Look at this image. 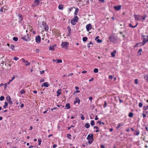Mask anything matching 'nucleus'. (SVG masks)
Returning a JSON list of instances; mask_svg holds the SVG:
<instances>
[{
	"instance_id": "1",
	"label": "nucleus",
	"mask_w": 148,
	"mask_h": 148,
	"mask_svg": "<svg viewBox=\"0 0 148 148\" xmlns=\"http://www.w3.org/2000/svg\"><path fill=\"white\" fill-rule=\"evenodd\" d=\"M134 17L135 20L142 21L145 19L147 15L145 14L144 16H142L139 15H134Z\"/></svg>"
},
{
	"instance_id": "2",
	"label": "nucleus",
	"mask_w": 148,
	"mask_h": 148,
	"mask_svg": "<svg viewBox=\"0 0 148 148\" xmlns=\"http://www.w3.org/2000/svg\"><path fill=\"white\" fill-rule=\"evenodd\" d=\"M93 134H91V135L90 134L88 135L87 139L88 140V142L89 144H91L92 143L93 140Z\"/></svg>"
},
{
	"instance_id": "3",
	"label": "nucleus",
	"mask_w": 148,
	"mask_h": 148,
	"mask_svg": "<svg viewBox=\"0 0 148 148\" xmlns=\"http://www.w3.org/2000/svg\"><path fill=\"white\" fill-rule=\"evenodd\" d=\"M30 37V35L29 34H27L26 35H25L24 37H22L21 38L24 40L28 42L31 40Z\"/></svg>"
},
{
	"instance_id": "4",
	"label": "nucleus",
	"mask_w": 148,
	"mask_h": 148,
	"mask_svg": "<svg viewBox=\"0 0 148 148\" xmlns=\"http://www.w3.org/2000/svg\"><path fill=\"white\" fill-rule=\"evenodd\" d=\"M78 20V17L77 16H75L71 20V23L73 25H75L76 23H77Z\"/></svg>"
},
{
	"instance_id": "5",
	"label": "nucleus",
	"mask_w": 148,
	"mask_h": 148,
	"mask_svg": "<svg viewBox=\"0 0 148 148\" xmlns=\"http://www.w3.org/2000/svg\"><path fill=\"white\" fill-rule=\"evenodd\" d=\"M109 40L110 41L114 43H116L117 42L118 40L116 38L113 36H110L109 37Z\"/></svg>"
},
{
	"instance_id": "6",
	"label": "nucleus",
	"mask_w": 148,
	"mask_h": 148,
	"mask_svg": "<svg viewBox=\"0 0 148 148\" xmlns=\"http://www.w3.org/2000/svg\"><path fill=\"white\" fill-rule=\"evenodd\" d=\"M69 43L66 42H62L61 44V46L62 48H67L68 46Z\"/></svg>"
},
{
	"instance_id": "7",
	"label": "nucleus",
	"mask_w": 148,
	"mask_h": 148,
	"mask_svg": "<svg viewBox=\"0 0 148 148\" xmlns=\"http://www.w3.org/2000/svg\"><path fill=\"white\" fill-rule=\"evenodd\" d=\"M143 40L142 42V45H144L147 42H148V38L147 39L146 38V36L143 35Z\"/></svg>"
},
{
	"instance_id": "8",
	"label": "nucleus",
	"mask_w": 148,
	"mask_h": 148,
	"mask_svg": "<svg viewBox=\"0 0 148 148\" xmlns=\"http://www.w3.org/2000/svg\"><path fill=\"white\" fill-rule=\"evenodd\" d=\"M36 42L38 43L40 42L41 38L40 36L38 35L36 36L35 38Z\"/></svg>"
},
{
	"instance_id": "9",
	"label": "nucleus",
	"mask_w": 148,
	"mask_h": 148,
	"mask_svg": "<svg viewBox=\"0 0 148 148\" xmlns=\"http://www.w3.org/2000/svg\"><path fill=\"white\" fill-rule=\"evenodd\" d=\"M21 60L23 62L26 63L25 64V65L26 66H27L30 65V62H28V61L25 60L23 58H21Z\"/></svg>"
},
{
	"instance_id": "10",
	"label": "nucleus",
	"mask_w": 148,
	"mask_h": 148,
	"mask_svg": "<svg viewBox=\"0 0 148 148\" xmlns=\"http://www.w3.org/2000/svg\"><path fill=\"white\" fill-rule=\"evenodd\" d=\"M121 5H118L114 6V8L115 10L119 11L121 9Z\"/></svg>"
},
{
	"instance_id": "11",
	"label": "nucleus",
	"mask_w": 148,
	"mask_h": 148,
	"mask_svg": "<svg viewBox=\"0 0 148 148\" xmlns=\"http://www.w3.org/2000/svg\"><path fill=\"white\" fill-rule=\"evenodd\" d=\"M92 28V26L90 24H87L86 26V28L87 32H89Z\"/></svg>"
},
{
	"instance_id": "12",
	"label": "nucleus",
	"mask_w": 148,
	"mask_h": 148,
	"mask_svg": "<svg viewBox=\"0 0 148 148\" xmlns=\"http://www.w3.org/2000/svg\"><path fill=\"white\" fill-rule=\"evenodd\" d=\"M40 1L38 0H35L34 1V5L35 6H36L39 5Z\"/></svg>"
},
{
	"instance_id": "13",
	"label": "nucleus",
	"mask_w": 148,
	"mask_h": 148,
	"mask_svg": "<svg viewBox=\"0 0 148 148\" xmlns=\"http://www.w3.org/2000/svg\"><path fill=\"white\" fill-rule=\"evenodd\" d=\"M50 85V84H49L48 82H45L42 84L41 85V86L42 87L43 86H44L46 87H48Z\"/></svg>"
},
{
	"instance_id": "14",
	"label": "nucleus",
	"mask_w": 148,
	"mask_h": 148,
	"mask_svg": "<svg viewBox=\"0 0 148 148\" xmlns=\"http://www.w3.org/2000/svg\"><path fill=\"white\" fill-rule=\"evenodd\" d=\"M124 125V123H119L117 125V126L116 127V128L118 129L120 127L123 126Z\"/></svg>"
},
{
	"instance_id": "15",
	"label": "nucleus",
	"mask_w": 148,
	"mask_h": 148,
	"mask_svg": "<svg viewBox=\"0 0 148 148\" xmlns=\"http://www.w3.org/2000/svg\"><path fill=\"white\" fill-rule=\"evenodd\" d=\"M62 89H59L57 91V97L59 96L61 93Z\"/></svg>"
},
{
	"instance_id": "16",
	"label": "nucleus",
	"mask_w": 148,
	"mask_h": 148,
	"mask_svg": "<svg viewBox=\"0 0 148 148\" xmlns=\"http://www.w3.org/2000/svg\"><path fill=\"white\" fill-rule=\"evenodd\" d=\"M67 29L69 32V34H70L71 32V28L70 26H68Z\"/></svg>"
},
{
	"instance_id": "17",
	"label": "nucleus",
	"mask_w": 148,
	"mask_h": 148,
	"mask_svg": "<svg viewBox=\"0 0 148 148\" xmlns=\"http://www.w3.org/2000/svg\"><path fill=\"white\" fill-rule=\"evenodd\" d=\"M44 27V30L45 31H47L49 30V27L48 25H47V24L46 25H45L44 26H43Z\"/></svg>"
},
{
	"instance_id": "18",
	"label": "nucleus",
	"mask_w": 148,
	"mask_h": 148,
	"mask_svg": "<svg viewBox=\"0 0 148 148\" xmlns=\"http://www.w3.org/2000/svg\"><path fill=\"white\" fill-rule=\"evenodd\" d=\"M116 53V51L114 50L113 52H112L111 53V55L112 57H115V54Z\"/></svg>"
},
{
	"instance_id": "19",
	"label": "nucleus",
	"mask_w": 148,
	"mask_h": 148,
	"mask_svg": "<svg viewBox=\"0 0 148 148\" xmlns=\"http://www.w3.org/2000/svg\"><path fill=\"white\" fill-rule=\"evenodd\" d=\"M8 106V103L5 101V102L4 105L3 106V107L4 108L6 109Z\"/></svg>"
},
{
	"instance_id": "20",
	"label": "nucleus",
	"mask_w": 148,
	"mask_h": 148,
	"mask_svg": "<svg viewBox=\"0 0 148 148\" xmlns=\"http://www.w3.org/2000/svg\"><path fill=\"white\" fill-rule=\"evenodd\" d=\"M79 11V9L78 8H76L74 14L75 15H77L78 14Z\"/></svg>"
},
{
	"instance_id": "21",
	"label": "nucleus",
	"mask_w": 148,
	"mask_h": 148,
	"mask_svg": "<svg viewBox=\"0 0 148 148\" xmlns=\"http://www.w3.org/2000/svg\"><path fill=\"white\" fill-rule=\"evenodd\" d=\"M27 29L28 30L31 32H32V30H33V29H32V27L31 25L28 26V27L27 28Z\"/></svg>"
},
{
	"instance_id": "22",
	"label": "nucleus",
	"mask_w": 148,
	"mask_h": 148,
	"mask_svg": "<svg viewBox=\"0 0 148 148\" xmlns=\"http://www.w3.org/2000/svg\"><path fill=\"white\" fill-rule=\"evenodd\" d=\"M138 23H137L135 25V26H132V24L130 23L129 24V26L130 27H132V28H135L136 27Z\"/></svg>"
},
{
	"instance_id": "23",
	"label": "nucleus",
	"mask_w": 148,
	"mask_h": 148,
	"mask_svg": "<svg viewBox=\"0 0 148 148\" xmlns=\"http://www.w3.org/2000/svg\"><path fill=\"white\" fill-rule=\"evenodd\" d=\"M65 107L68 109L70 108V105L69 103H68L66 105Z\"/></svg>"
},
{
	"instance_id": "24",
	"label": "nucleus",
	"mask_w": 148,
	"mask_h": 148,
	"mask_svg": "<svg viewBox=\"0 0 148 148\" xmlns=\"http://www.w3.org/2000/svg\"><path fill=\"white\" fill-rule=\"evenodd\" d=\"M80 101L79 99H76L75 101L74 102V103L75 104L77 103H78V104H79Z\"/></svg>"
},
{
	"instance_id": "25",
	"label": "nucleus",
	"mask_w": 148,
	"mask_h": 148,
	"mask_svg": "<svg viewBox=\"0 0 148 148\" xmlns=\"http://www.w3.org/2000/svg\"><path fill=\"white\" fill-rule=\"evenodd\" d=\"M6 99L8 102L11 100V98L10 97V96H8L6 98Z\"/></svg>"
},
{
	"instance_id": "26",
	"label": "nucleus",
	"mask_w": 148,
	"mask_h": 148,
	"mask_svg": "<svg viewBox=\"0 0 148 148\" xmlns=\"http://www.w3.org/2000/svg\"><path fill=\"white\" fill-rule=\"evenodd\" d=\"M135 132H136V133L135 134V135L138 136L140 132L138 130H136Z\"/></svg>"
},
{
	"instance_id": "27",
	"label": "nucleus",
	"mask_w": 148,
	"mask_h": 148,
	"mask_svg": "<svg viewBox=\"0 0 148 148\" xmlns=\"http://www.w3.org/2000/svg\"><path fill=\"white\" fill-rule=\"evenodd\" d=\"M143 46L142 45L141 43H137L134 46L135 47H138L139 46Z\"/></svg>"
},
{
	"instance_id": "28",
	"label": "nucleus",
	"mask_w": 148,
	"mask_h": 148,
	"mask_svg": "<svg viewBox=\"0 0 148 148\" xmlns=\"http://www.w3.org/2000/svg\"><path fill=\"white\" fill-rule=\"evenodd\" d=\"M94 129L96 128V129L97 130L95 131L96 132H97L99 131V129L98 127L95 126L94 127Z\"/></svg>"
},
{
	"instance_id": "29",
	"label": "nucleus",
	"mask_w": 148,
	"mask_h": 148,
	"mask_svg": "<svg viewBox=\"0 0 148 148\" xmlns=\"http://www.w3.org/2000/svg\"><path fill=\"white\" fill-rule=\"evenodd\" d=\"M63 5L62 4L59 5L58 7L59 9L60 10H62L63 8Z\"/></svg>"
},
{
	"instance_id": "30",
	"label": "nucleus",
	"mask_w": 148,
	"mask_h": 148,
	"mask_svg": "<svg viewBox=\"0 0 148 148\" xmlns=\"http://www.w3.org/2000/svg\"><path fill=\"white\" fill-rule=\"evenodd\" d=\"M90 127V124L89 123H86L85 124V127L86 128H89Z\"/></svg>"
},
{
	"instance_id": "31",
	"label": "nucleus",
	"mask_w": 148,
	"mask_h": 148,
	"mask_svg": "<svg viewBox=\"0 0 148 148\" xmlns=\"http://www.w3.org/2000/svg\"><path fill=\"white\" fill-rule=\"evenodd\" d=\"M133 114H134L133 113L130 112L128 114V116L130 117H132L133 116Z\"/></svg>"
},
{
	"instance_id": "32",
	"label": "nucleus",
	"mask_w": 148,
	"mask_h": 148,
	"mask_svg": "<svg viewBox=\"0 0 148 148\" xmlns=\"http://www.w3.org/2000/svg\"><path fill=\"white\" fill-rule=\"evenodd\" d=\"M144 79L148 82V75H145L144 77Z\"/></svg>"
},
{
	"instance_id": "33",
	"label": "nucleus",
	"mask_w": 148,
	"mask_h": 148,
	"mask_svg": "<svg viewBox=\"0 0 148 148\" xmlns=\"http://www.w3.org/2000/svg\"><path fill=\"white\" fill-rule=\"evenodd\" d=\"M142 49H140L138 52V53L139 54V55H141V52L142 51Z\"/></svg>"
},
{
	"instance_id": "34",
	"label": "nucleus",
	"mask_w": 148,
	"mask_h": 148,
	"mask_svg": "<svg viewBox=\"0 0 148 148\" xmlns=\"http://www.w3.org/2000/svg\"><path fill=\"white\" fill-rule=\"evenodd\" d=\"M87 39L88 38L86 37H84L83 38L82 40L84 42H86L87 41Z\"/></svg>"
},
{
	"instance_id": "35",
	"label": "nucleus",
	"mask_w": 148,
	"mask_h": 148,
	"mask_svg": "<svg viewBox=\"0 0 148 148\" xmlns=\"http://www.w3.org/2000/svg\"><path fill=\"white\" fill-rule=\"evenodd\" d=\"M90 124L91 125L93 126V125H95V122H94V120H91V121H90Z\"/></svg>"
},
{
	"instance_id": "36",
	"label": "nucleus",
	"mask_w": 148,
	"mask_h": 148,
	"mask_svg": "<svg viewBox=\"0 0 148 148\" xmlns=\"http://www.w3.org/2000/svg\"><path fill=\"white\" fill-rule=\"evenodd\" d=\"M10 48L13 50H15V46L14 45H11Z\"/></svg>"
},
{
	"instance_id": "37",
	"label": "nucleus",
	"mask_w": 148,
	"mask_h": 148,
	"mask_svg": "<svg viewBox=\"0 0 148 148\" xmlns=\"http://www.w3.org/2000/svg\"><path fill=\"white\" fill-rule=\"evenodd\" d=\"M80 115L81 116L80 117V118L82 120H84L85 118L84 116V115L82 114H80Z\"/></svg>"
},
{
	"instance_id": "38",
	"label": "nucleus",
	"mask_w": 148,
	"mask_h": 148,
	"mask_svg": "<svg viewBox=\"0 0 148 148\" xmlns=\"http://www.w3.org/2000/svg\"><path fill=\"white\" fill-rule=\"evenodd\" d=\"M143 109L145 110H148V106H144L143 107Z\"/></svg>"
},
{
	"instance_id": "39",
	"label": "nucleus",
	"mask_w": 148,
	"mask_h": 148,
	"mask_svg": "<svg viewBox=\"0 0 148 148\" xmlns=\"http://www.w3.org/2000/svg\"><path fill=\"white\" fill-rule=\"evenodd\" d=\"M20 93L21 94H23L25 93V90L23 89H22L21 90L20 92Z\"/></svg>"
},
{
	"instance_id": "40",
	"label": "nucleus",
	"mask_w": 148,
	"mask_h": 148,
	"mask_svg": "<svg viewBox=\"0 0 148 148\" xmlns=\"http://www.w3.org/2000/svg\"><path fill=\"white\" fill-rule=\"evenodd\" d=\"M98 72V69L97 68H95L94 69V72L95 73H97Z\"/></svg>"
},
{
	"instance_id": "41",
	"label": "nucleus",
	"mask_w": 148,
	"mask_h": 148,
	"mask_svg": "<svg viewBox=\"0 0 148 148\" xmlns=\"http://www.w3.org/2000/svg\"><path fill=\"white\" fill-rule=\"evenodd\" d=\"M97 123H99V124H103L104 125L105 124V123L104 122H102L101 121H98L97 122Z\"/></svg>"
},
{
	"instance_id": "42",
	"label": "nucleus",
	"mask_w": 148,
	"mask_h": 148,
	"mask_svg": "<svg viewBox=\"0 0 148 148\" xmlns=\"http://www.w3.org/2000/svg\"><path fill=\"white\" fill-rule=\"evenodd\" d=\"M13 40L15 41H17L18 40V38L17 37H14Z\"/></svg>"
},
{
	"instance_id": "43",
	"label": "nucleus",
	"mask_w": 148,
	"mask_h": 148,
	"mask_svg": "<svg viewBox=\"0 0 148 148\" xmlns=\"http://www.w3.org/2000/svg\"><path fill=\"white\" fill-rule=\"evenodd\" d=\"M55 61H57V63H62V61L61 60H55Z\"/></svg>"
},
{
	"instance_id": "44",
	"label": "nucleus",
	"mask_w": 148,
	"mask_h": 148,
	"mask_svg": "<svg viewBox=\"0 0 148 148\" xmlns=\"http://www.w3.org/2000/svg\"><path fill=\"white\" fill-rule=\"evenodd\" d=\"M5 98L4 96H1L0 97V100L2 101Z\"/></svg>"
},
{
	"instance_id": "45",
	"label": "nucleus",
	"mask_w": 148,
	"mask_h": 148,
	"mask_svg": "<svg viewBox=\"0 0 148 148\" xmlns=\"http://www.w3.org/2000/svg\"><path fill=\"white\" fill-rule=\"evenodd\" d=\"M73 8H75L74 7H71L69 9V12H70L72 10H73ZM70 12H69V13Z\"/></svg>"
},
{
	"instance_id": "46",
	"label": "nucleus",
	"mask_w": 148,
	"mask_h": 148,
	"mask_svg": "<svg viewBox=\"0 0 148 148\" xmlns=\"http://www.w3.org/2000/svg\"><path fill=\"white\" fill-rule=\"evenodd\" d=\"M143 104L142 103L140 102L139 103L138 106L140 108L142 107L143 106Z\"/></svg>"
},
{
	"instance_id": "47",
	"label": "nucleus",
	"mask_w": 148,
	"mask_h": 148,
	"mask_svg": "<svg viewBox=\"0 0 148 148\" xmlns=\"http://www.w3.org/2000/svg\"><path fill=\"white\" fill-rule=\"evenodd\" d=\"M107 103L106 102V101H104V106H103V108H105L107 106Z\"/></svg>"
},
{
	"instance_id": "48",
	"label": "nucleus",
	"mask_w": 148,
	"mask_h": 148,
	"mask_svg": "<svg viewBox=\"0 0 148 148\" xmlns=\"http://www.w3.org/2000/svg\"><path fill=\"white\" fill-rule=\"evenodd\" d=\"M38 141L39 143L38 145H40L41 144V143L42 141L40 139H38Z\"/></svg>"
},
{
	"instance_id": "49",
	"label": "nucleus",
	"mask_w": 148,
	"mask_h": 148,
	"mask_svg": "<svg viewBox=\"0 0 148 148\" xmlns=\"http://www.w3.org/2000/svg\"><path fill=\"white\" fill-rule=\"evenodd\" d=\"M97 43H101L102 42V40L101 39H98L97 40Z\"/></svg>"
},
{
	"instance_id": "50",
	"label": "nucleus",
	"mask_w": 148,
	"mask_h": 148,
	"mask_svg": "<svg viewBox=\"0 0 148 148\" xmlns=\"http://www.w3.org/2000/svg\"><path fill=\"white\" fill-rule=\"evenodd\" d=\"M67 137L68 138H69L70 139H71V135L70 134H67Z\"/></svg>"
},
{
	"instance_id": "51",
	"label": "nucleus",
	"mask_w": 148,
	"mask_h": 148,
	"mask_svg": "<svg viewBox=\"0 0 148 148\" xmlns=\"http://www.w3.org/2000/svg\"><path fill=\"white\" fill-rule=\"evenodd\" d=\"M13 59L16 61L17 60L19 59V58L15 57L13 58Z\"/></svg>"
},
{
	"instance_id": "52",
	"label": "nucleus",
	"mask_w": 148,
	"mask_h": 148,
	"mask_svg": "<svg viewBox=\"0 0 148 148\" xmlns=\"http://www.w3.org/2000/svg\"><path fill=\"white\" fill-rule=\"evenodd\" d=\"M135 83L136 84H138V79H136L135 80Z\"/></svg>"
},
{
	"instance_id": "53",
	"label": "nucleus",
	"mask_w": 148,
	"mask_h": 148,
	"mask_svg": "<svg viewBox=\"0 0 148 148\" xmlns=\"http://www.w3.org/2000/svg\"><path fill=\"white\" fill-rule=\"evenodd\" d=\"M46 24H47L44 21H42V26H44L45 25H46Z\"/></svg>"
},
{
	"instance_id": "54",
	"label": "nucleus",
	"mask_w": 148,
	"mask_h": 148,
	"mask_svg": "<svg viewBox=\"0 0 148 148\" xmlns=\"http://www.w3.org/2000/svg\"><path fill=\"white\" fill-rule=\"evenodd\" d=\"M15 79V77L14 76H13V77H12V79H11V80H10V82H12V81Z\"/></svg>"
},
{
	"instance_id": "55",
	"label": "nucleus",
	"mask_w": 148,
	"mask_h": 148,
	"mask_svg": "<svg viewBox=\"0 0 148 148\" xmlns=\"http://www.w3.org/2000/svg\"><path fill=\"white\" fill-rule=\"evenodd\" d=\"M9 103V104L10 105H12L13 104V102L11 100L10 101L8 102Z\"/></svg>"
},
{
	"instance_id": "56",
	"label": "nucleus",
	"mask_w": 148,
	"mask_h": 148,
	"mask_svg": "<svg viewBox=\"0 0 148 148\" xmlns=\"http://www.w3.org/2000/svg\"><path fill=\"white\" fill-rule=\"evenodd\" d=\"M113 77L112 75H110L108 77V78L109 79H113Z\"/></svg>"
},
{
	"instance_id": "57",
	"label": "nucleus",
	"mask_w": 148,
	"mask_h": 148,
	"mask_svg": "<svg viewBox=\"0 0 148 148\" xmlns=\"http://www.w3.org/2000/svg\"><path fill=\"white\" fill-rule=\"evenodd\" d=\"M142 115L144 118H145L146 116V114L144 113L142 114Z\"/></svg>"
},
{
	"instance_id": "58",
	"label": "nucleus",
	"mask_w": 148,
	"mask_h": 148,
	"mask_svg": "<svg viewBox=\"0 0 148 148\" xmlns=\"http://www.w3.org/2000/svg\"><path fill=\"white\" fill-rule=\"evenodd\" d=\"M99 1L101 3H104L105 1V0H99Z\"/></svg>"
},
{
	"instance_id": "59",
	"label": "nucleus",
	"mask_w": 148,
	"mask_h": 148,
	"mask_svg": "<svg viewBox=\"0 0 148 148\" xmlns=\"http://www.w3.org/2000/svg\"><path fill=\"white\" fill-rule=\"evenodd\" d=\"M45 81V79H41L40 81V82H43Z\"/></svg>"
},
{
	"instance_id": "60",
	"label": "nucleus",
	"mask_w": 148,
	"mask_h": 148,
	"mask_svg": "<svg viewBox=\"0 0 148 148\" xmlns=\"http://www.w3.org/2000/svg\"><path fill=\"white\" fill-rule=\"evenodd\" d=\"M57 34H58V36H60V32L59 31H57Z\"/></svg>"
},
{
	"instance_id": "61",
	"label": "nucleus",
	"mask_w": 148,
	"mask_h": 148,
	"mask_svg": "<svg viewBox=\"0 0 148 148\" xmlns=\"http://www.w3.org/2000/svg\"><path fill=\"white\" fill-rule=\"evenodd\" d=\"M36 52L37 53H39L40 52V50L39 49H36Z\"/></svg>"
},
{
	"instance_id": "62",
	"label": "nucleus",
	"mask_w": 148,
	"mask_h": 148,
	"mask_svg": "<svg viewBox=\"0 0 148 148\" xmlns=\"http://www.w3.org/2000/svg\"><path fill=\"white\" fill-rule=\"evenodd\" d=\"M57 147V145L56 144H54L53 145V148H56Z\"/></svg>"
},
{
	"instance_id": "63",
	"label": "nucleus",
	"mask_w": 148,
	"mask_h": 148,
	"mask_svg": "<svg viewBox=\"0 0 148 148\" xmlns=\"http://www.w3.org/2000/svg\"><path fill=\"white\" fill-rule=\"evenodd\" d=\"M44 72H45V71H44V70H42V71H40V73L41 74H43V73H44Z\"/></svg>"
},
{
	"instance_id": "64",
	"label": "nucleus",
	"mask_w": 148,
	"mask_h": 148,
	"mask_svg": "<svg viewBox=\"0 0 148 148\" xmlns=\"http://www.w3.org/2000/svg\"><path fill=\"white\" fill-rule=\"evenodd\" d=\"M101 148H105L104 145H100Z\"/></svg>"
}]
</instances>
